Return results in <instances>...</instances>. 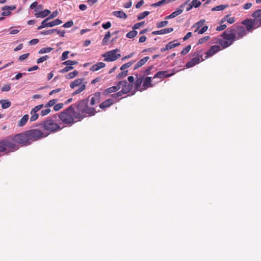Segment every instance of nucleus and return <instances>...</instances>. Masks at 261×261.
Segmentation results:
<instances>
[{
	"instance_id": "nucleus-22",
	"label": "nucleus",
	"mask_w": 261,
	"mask_h": 261,
	"mask_svg": "<svg viewBox=\"0 0 261 261\" xmlns=\"http://www.w3.org/2000/svg\"><path fill=\"white\" fill-rule=\"evenodd\" d=\"M235 21L236 19L234 17H230V15H227L222 19L221 22L223 23L226 21L229 24H232Z\"/></svg>"
},
{
	"instance_id": "nucleus-56",
	"label": "nucleus",
	"mask_w": 261,
	"mask_h": 261,
	"mask_svg": "<svg viewBox=\"0 0 261 261\" xmlns=\"http://www.w3.org/2000/svg\"><path fill=\"white\" fill-rule=\"evenodd\" d=\"M29 55H30L29 53H27V54H24L22 55H21L20 56H19V57L18 58V60L20 61L24 60L25 59H26L27 58H28V57L29 56Z\"/></svg>"
},
{
	"instance_id": "nucleus-46",
	"label": "nucleus",
	"mask_w": 261,
	"mask_h": 261,
	"mask_svg": "<svg viewBox=\"0 0 261 261\" xmlns=\"http://www.w3.org/2000/svg\"><path fill=\"white\" fill-rule=\"evenodd\" d=\"M168 23V21L167 20L162 21L157 23L156 27L158 28H162L166 26Z\"/></svg>"
},
{
	"instance_id": "nucleus-39",
	"label": "nucleus",
	"mask_w": 261,
	"mask_h": 261,
	"mask_svg": "<svg viewBox=\"0 0 261 261\" xmlns=\"http://www.w3.org/2000/svg\"><path fill=\"white\" fill-rule=\"evenodd\" d=\"M137 31L134 30L127 33L126 36L128 38H133L137 36Z\"/></svg>"
},
{
	"instance_id": "nucleus-2",
	"label": "nucleus",
	"mask_w": 261,
	"mask_h": 261,
	"mask_svg": "<svg viewBox=\"0 0 261 261\" xmlns=\"http://www.w3.org/2000/svg\"><path fill=\"white\" fill-rule=\"evenodd\" d=\"M47 136L44 135L41 130L34 128L17 134L12 137H10V140L21 146H27Z\"/></svg>"
},
{
	"instance_id": "nucleus-9",
	"label": "nucleus",
	"mask_w": 261,
	"mask_h": 261,
	"mask_svg": "<svg viewBox=\"0 0 261 261\" xmlns=\"http://www.w3.org/2000/svg\"><path fill=\"white\" fill-rule=\"evenodd\" d=\"M86 82H84L83 78L77 79L72 82L70 84L71 88L74 89L76 87H79V88L72 93V95H76L84 91L86 88Z\"/></svg>"
},
{
	"instance_id": "nucleus-4",
	"label": "nucleus",
	"mask_w": 261,
	"mask_h": 261,
	"mask_svg": "<svg viewBox=\"0 0 261 261\" xmlns=\"http://www.w3.org/2000/svg\"><path fill=\"white\" fill-rule=\"evenodd\" d=\"M76 114L74 105H71L62 112L59 113L58 116L63 123L68 126H71L76 122L74 119L77 120Z\"/></svg>"
},
{
	"instance_id": "nucleus-42",
	"label": "nucleus",
	"mask_w": 261,
	"mask_h": 261,
	"mask_svg": "<svg viewBox=\"0 0 261 261\" xmlns=\"http://www.w3.org/2000/svg\"><path fill=\"white\" fill-rule=\"evenodd\" d=\"M191 48V45H187L180 53L182 56L186 55L188 54Z\"/></svg>"
},
{
	"instance_id": "nucleus-29",
	"label": "nucleus",
	"mask_w": 261,
	"mask_h": 261,
	"mask_svg": "<svg viewBox=\"0 0 261 261\" xmlns=\"http://www.w3.org/2000/svg\"><path fill=\"white\" fill-rule=\"evenodd\" d=\"M48 20L49 19L47 18L44 19L41 23V25L37 28V29L41 30L44 28L49 27V22H48Z\"/></svg>"
},
{
	"instance_id": "nucleus-12",
	"label": "nucleus",
	"mask_w": 261,
	"mask_h": 261,
	"mask_svg": "<svg viewBox=\"0 0 261 261\" xmlns=\"http://www.w3.org/2000/svg\"><path fill=\"white\" fill-rule=\"evenodd\" d=\"M118 83L120 88H122L121 92L123 94L128 93L132 89V84L130 85L128 84L126 81H122L119 82Z\"/></svg>"
},
{
	"instance_id": "nucleus-62",
	"label": "nucleus",
	"mask_w": 261,
	"mask_h": 261,
	"mask_svg": "<svg viewBox=\"0 0 261 261\" xmlns=\"http://www.w3.org/2000/svg\"><path fill=\"white\" fill-rule=\"evenodd\" d=\"M102 27L104 29H108L111 27V23L110 21H108L106 23H103Z\"/></svg>"
},
{
	"instance_id": "nucleus-27",
	"label": "nucleus",
	"mask_w": 261,
	"mask_h": 261,
	"mask_svg": "<svg viewBox=\"0 0 261 261\" xmlns=\"http://www.w3.org/2000/svg\"><path fill=\"white\" fill-rule=\"evenodd\" d=\"M43 108V104H41L35 107L31 111L30 114L31 116L32 115H37V112L40 111L42 108Z\"/></svg>"
},
{
	"instance_id": "nucleus-18",
	"label": "nucleus",
	"mask_w": 261,
	"mask_h": 261,
	"mask_svg": "<svg viewBox=\"0 0 261 261\" xmlns=\"http://www.w3.org/2000/svg\"><path fill=\"white\" fill-rule=\"evenodd\" d=\"M173 31L172 28H165L160 31H154L152 34L154 35H162L172 32Z\"/></svg>"
},
{
	"instance_id": "nucleus-50",
	"label": "nucleus",
	"mask_w": 261,
	"mask_h": 261,
	"mask_svg": "<svg viewBox=\"0 0 261 261\" xmlns=\"http://www.w3.org/2000/svg\"><path fill=\"white\" fill-rule=\"evenodd\" d=\"M133 63L132 62L126 63L123 64L122 66H121L120 69L121 70H124V69L129 67L133 64Z\"/></svg>"
},
{
	"instance_id": "nucleus-63",
	"label": "nucleus",
	"mask_w": 261,
	"mask_h": 261,
	"mask_svg": "<svg viewBox=\"0 0 261 261\" xmlns=\"http://www.w3.org/2000/svg\"><path fill=\"white\" fill-rule=\"evenodd\" d=\"M226 28V25L222 24L219 27H217L216 28V30L218 31H221L225 30Z\"/></svg>"
},
{
	"instance_id": "nucleus-10",
	"label": "nucleus",
	"mask_w": 261,
	"mask_h": 261,
	"mask_svg": "<svg viewBox=\"0 0 261 261\" xmlns=\"http://www.w3.org/2000/svg\"><path fill=\"white\" fill-rule=\"evenodd\" d=\"M120 50L119 49H113L107 51L102 55V57H104L103 61L105 62H114L121 57V55L119 53Z\"/></svg>"
},
{
	"instance_id": "nucleus-59",
	"label": "nucleus",
	"mask_w": 261,
	"mask_h": 261,
	"mask_svg": "<svg viewBox=\"0 0 261 261\" xmlns=\"http://www.w3.org/2000/svg\"><path fill=\"white\" fill-rule=\"evenodd\" d=\"M146 16H147V11H144L138 15V19L141 20L145 18Z\"/></svg>"
},
{
	"instance_id": "nucleus-1",
	"label": "nucleus",
	"mask_w": 261,
	"mask_h": 261,
	"mask_svg": "<svg viewBox=\"0 0 261 261\" xmlns=\"http://www.w3.org/2000/svg\"><path fill=\"white\" fill-rule=\"evenodd\" d=\"M246 35L247 32L244 27L232 25L223 32L221 35L222 38L219 39L218 42L223 48H226Z\"/></svg>"
},
{
	"instance_id": "nucleus-6",
	"label": "nucleus",
	"mask_w": 261,
	"mask_h": 261,
	"mask_svg": "<svg viewBox=\"0 0 261 261\" xmlns=\"http://www.w3.org/2000/svg\"><path fill=\"white\" fill-rule=\"evenodd\" d=\"M19 147L10 140V136L0 140V152L6 153L18 150Z\"/></svg>"
},
{
	"instance_id": "nucleus-14",
	"label": "nucleus",
	"mask_w": 261,
	"mask_h": 261,
	"mask_svg": "<svg viewBox=\"0 0 261 261\" xmlns=\"http://www.w3.org/2000/svg\"><path fill=\"white\" fill-rule=\"evenodd\" d=\"M220 50L221 47L219 45H214L212 46L206 53L205 58H208L212 57Z\"/></svg>"
},
{
	"instance_id": "nucleus-5",
	"label": "nucleus",
	"mask_w": 261,
	"mask_h": 261,
	"mask_svg": "<svg viewBox=\"0 0 261 261\" xmlns=\"http://www.w3.org/2000/svg\"><path fill=\"white\" fill-rule=\"evenodd\" d=\"M251 16L253 19L247 18L241 22L245 27L247 33L251 32L253 29L261 27V9L255 11Z\"/></svg>"
},
{
	"instance_id": "nucleus-57",
	"label": "nucleus",
	"mask_w": 261,
	"mask_h": 261,
	"mask_svg": "<svg viewBox=\"0 0 261 261\" xmlns=\"http://www.w3.org/2000/svg\"><path fill=\"white\" fill-rule=\"evenodd\" d=\"M145 23V21H142L139 23H136L133 27V29L136 30L139 29L141 26Z\"/></svg>"
},
{
	"instance_id": "nucleus-40",
	"label": "nucleus",
	"mask_w": 261,
	"mask_h": 261,
	"mask_svg": "<svg viewBox=\"0 0 261 261\" xmlns=\"http://www.w3.org/2000/svg\"><path fill=\"white\" fill-rule=\"evenodd\" d=\"M53 50V48L48 47H43L40 49L39 51V54H42L44 53H49Z\"/></svg>"
},
{
	"instance_id": "nucleus-54",
	"label": "nucleus",
	"mask_w": 261,
	"mask_h": 261,
	"mask_svg": "<svg viewBox=\"0 0 261 261\" xmlns=\"http://www.w3.org/2000/svg\"><path fill=\"white\" fill-rule=\"evenodd\" d=\"M73 69L72 66H66L60 71L61 73H65Z\"/></svg>"
},
{
	"instance_id": "nucleus-60",
	"label": "nucleus",
	"mask_w": 261,
	"mask_h": 261,
	"mask_svg": "<svg viewBox=\"0 0 261 261\" xmlns=\"http://www.w3.org/2000/svg\"><path fill=\"white\" fill-rule=\"evenodd\" d=\"M11 89V86L10 84L5 85L2 88V91H9Z\"/></svg>"
},
{
	"instance_id": "nucleus-32",
	"label": "nucleus",
	"mask_w": 261,
	"mask_h": 261,
	"mask_svg": "<svg viewBox=\"0 0 261 261\" xmlns=\"http://www.w3.org/2000/svg\"><path fill=\"white\" fill-rule=\"evenodd\" d=\"M111 37V33L109 31L105 35V37L103 38V39H102V44L103 45H106L108 43V42L110 39Z\"/></svg>"
},
{
	"instance_id": "nucleus-31",
	"label": "nucleus",
	"mask_w": 261,
	"mask_h": 261,
	"mask_svg": "<svg viewBox=\"0 0 261 261\" xmlns=\"http://www.w3.org/2000/svg\"><path fill=\"white\" fill-rule=\"evenodd\" d=\"M171 0H161L157 3H153L150 5L152 7H159L163 4H167L168 2H170Z\"/></svg>"
},
{
	"instance_id": "nucleus-44",
	"label": "nucleus",
	"mask_w": 261,
	"mask_h": 261,
	"mask_svg": "<svg viewBox=\"0 0 261 261\" xmlns=\"http://www.w3.org/2000/svg\"><path fill=\"white\" fill-rule=\"evenodd\" d=\"M57 31V29H51V30H49L47 31L40 32V34L41 35H46L52 34V33L55 32V31Z\"/></svg>"
},
{
	"instance_id": "nucleus-37",
	"label": "nucleus",
	"mask_w": 261,
	"mask_h": 261,
	"mask_svg": "<svg viewBox=\"0 0 261 261\" xmlns=\"http://www.w3.org/2000/svg\"><path fill=\"white\" fill-rule=\"evenodd\" d=\"M77 63L78 62L76 61L67 60L64 62L62 64L67 66H72V65H76Z\"/></svg>"
},
{
	"instance_id": "nucleus-26",
	"label": "nucleus",
	"mask_w": 261,
	"mask_h": 261,
	"mask_svg": "<svg viewBox=\"0 0 261 261\" xmlns=\"http://www.w3.org/2000/svg\"><path fill=\"white\" fill-rule=\"evenodd\" d=\"M0 103L2 105V108L4 109L10 107L11 105V102L7 99H2L0 100Z\"/></svg>"
},
{
	"instance_id": "nucleus-28",
	"label": "nucleus",
	"mask_w": 261,
	"mask_h": 261,
	"mask_svg": "<svg viewBox=\"0 0 261 261\" xmlns=\"http://www.w3.org/2000/svg\"><path fill=\"white\" fill-rule=\"evenodd\" d=\"M147 62V57H144L143 59L140 60L135 65L134 69H137L138 68L141 67L142 65L145 64Z\"/></svg>"
},
{
	"instance_id": "nucleus-23",
	"label": "nucleus",
	"mask_w": 261,
	"mask_h": 261,
	"mask_svg": "<svg viewBox=\"0 0 261 261\" xmlns=\"http://www.w3.org/2000/svg\"><path fill=\"white\" fill-rule=\"evenodd\" d=\"M182 12H183V10L182 9H179L172 12L169 15L166 16L165 17V19H171V18H173L177 16L178 15H180V14H181L182 13Z\"/></svg>"
},
{
	"instance_id": "nucleus-33",
	"label": "nucleus",
	"mask_w": 261,
	"mask_h": 261,
	"mask_svg": "<svg viewBox=\"0 0 261 261\" xmlns=\"http://www.w3.org/2000/svg\"><path fill=\"white\" fill-rule=\"evenodd\" d=\"M190 1V0H187L184 4H182L180 6L181 9L184 8L186 6H187V7L186 8V11H190L193 8V6L191 4H188Z\"/></svg>"
},
{
	"instance_id": "nucleus-53",
	"label": "nucleus",
	"mask_w": 261,
	"mask_h": 261,
	"mask_svg": "<svg viewBox=\"0 0 261 261\" xmlns=\"http://www.w3.org/2000/svg\"><path fill=\"white\" fill-rule=\"evenodd\" d=\"M74 23L73 21L70 20L65 23L63 27L65 28H70L73 25Z\"/></svg>"
},
{
	"instance_id": "nucleus-8",
	"label": "nucleus",
	"mask_w": 261,
	"mask_h": 261,
	"mask_svg": "<svg viewBox=\"0 0 261 261\" xmlns=\"http://www.w3.org/2000/svg\"><path fill=\"white\" fill-rule=\"evenodd\" d=\"M147 69L143 74H136V80L135 82V87L137 90L142 91L147 88Z\"/></svg>"
},
{
	"instance_id": "nucleus-30",
	"label": "nucleus",
	"mask_w": 261,
	"mask_h": 261,
	"mask_svg": "<svg viewBox=\"0 0 261 261\" xmlns=\"http://www.w3.org/2000/svg\"><path fill=\"white\" fill-rule=\"evenodd\" d=\"M174 42L175 41H171L166 44V49L169 50L180 45V43H174Z\"/></svg>"
},
{
	"instance_id": "nucleus-51",
	"label": "nucleus",
	"mask_w": 261,
	"mask_h": 261,
	"mask_svg": "<svg viewBox=\"0 0 261 261\" xmlns=\"http://www.w3.org/2000/svg\"><path fill=\"white\" fill-rule=\"evenodd\" d=\"M50 112V109L47 108L41 111L40 115L42 116L48 115Z\"/></svg>"
},
{
	"instance_id": "nucleus-7",
	"label": "nucleus",
	"mask_w": 261,
	"mask_h": 261,
	"mask_svg": "<svg viewBox=\"0 0 261 261\" xmlns=\"http://www.w3.org/2000/svg\"><path fill=\"white\" fill-rule=\"evenodd\" d=\"M41 126L43 129L47 132L48 134L56 133L62 129V127L58 123L49 118L42 122Z\"/></svg>"
},
{
	"instance_id": "nucleus-16",
	"label": "nucleus",
	"mask_w": 261,
	"mask_h": 261,
	"mask_svg": "<svg viewBox=\"0 0 261 261\" xmlns=\"http://www.w3.org/2000/svg\"><path fill=\"white\" fill-rule=\"evenodd\" d=\"M114 103V101L112 99H108L99 105V108L101 109H105L107 108L110 107Z\"/></svg>"
},
{
	"instance_id": "nucleus-48",
	"label": "nucleus",
	"mask_w": 261,
	"mask_h": 261,
	"mask_svg": "<svg viewBox=\"0 0 261 261\" xmlns=\"http://www.w3.org/2000/svg\"><path fill=\"white\" fill-rule=\"evenodd\" d=\"M127 72L128 70H122V71H121L118 74L117 77L120 79L123 77H125L127 75Z\"/></svg>"
},
{
	"instance_id": "nucleus-43",
	"label": "nucleus",
	"mask_w": 261,
	"mask_h": 261,
	"mask_svg": "<svg viewBox=\"0 0 261 261\" xmlns=\"http://www.w3.org/2000/svg\"><path fill=\"white\" fill-rule=\"evenodd\" d=\"M48 58H49V57L47 55L42 56L37 59V63L39 64V63H42L44 61L47 60Z\"/></svg>"
},
{
	"instance_id": "nucleus-45",
	"label": "nucleus",
	"mask_w": 261,
	"mask_h": 261,
	"mask_svg": "<svg viewBox=\"0 0 261 261\" xmlns=\"http://www.w3.org/2000/svg\"><path fill=\"white\" fill-rule=\"evenodd\" d=\"M64 106V105L63 103H59L57 105L55 104V105L54 106V110L55 111H58L61 109L63 108Z\"/></svg>"
},
{
	"instance_id": "nucleus-34",
	"label": "nucleus",
	"mask_w": 261,
	"mask_h": 261,
	"mask_svg": "<svg viewBox=\"0 0 261 261\" xmlns=\"http://www.w3.org/2000/svg\"><path fill=\"white\" fill-rule=\"evenodd\" d=\"M228 7V5H221L217 6L216 7H214L212 9V11H221V10H224V9H225L226 8H227Z\"/></svg>"
},
{
	"instance_id": "nucleus-64",
	"label": "nucleus",
	"mask_w": 261,
	"mask_h": 261,
	"mask_svg": "<svg viewBox=\"0 0 261 261\" xmlns=\"http://www.w3.org/2000/svg\"><path fill=\"white\" fill-rule=\"evenodd\" d=\"M252 3H248L243 6V9L245 10L249 9L252 7Z\"/></svg>"
},
{
	"instance_id": "nucleus-52",
	"label": "nucleus",
	"mask_w": 261,
	"mask_h": 261,
	"mask_svg": "<svg viewBox=\"0 0 261 261\" xmlns=\"http://www.w3.org/2000/svg\"><path fill=\"white\" fill-rule=\"evenodd\" d=\"M209 36H204L198 40V44H202L204 42H206V41L210 39Z\"/></svg>"
},
{
	"instance_id": "nucleus-11",
	"label": "nucleus",
	"mask_w": 261,
	"mask_h": 261,
	"mask_svg": "<svg viewBox=\"0 0 261 261\" xmlns=\"http://www.w3.org/2000/svg\"><path fill=\"white\" fill-rule=\"evenodd\" d=\"M194 56L196 57L192 58L186 64V68H189L194 66L200 62V59L201 61L204 60V59H202V55L201 54V52H195L194 54Z\"/></svg>"
},
{
	"instance_id": "nucleus-21",
	"label": "nucleus",
	"mask_w": 261,
	"mask_h": 261,
	"mask_svg": "<svg viewBox=\"0 0 261 261\" xmlns=\"http://www.w3.org/2000/svg\"><path fill=\"white\" fill-rule=\"evenodd\" d=\"M120 89V86L119 85V83H118L117 86H112L111 87H110L108 89H107L105 92L104 94L107 95L108 94L111 93L113 92H115L117 91L118 90Z\"/></svg>"
},
{
	"instance_id": "nucleus-17",
	"label": "nucleus",
	"mask_w": 261,
	"mask_h": 261,
	"mask_svg": "<svg viewBox=\"0 0 261 261\" xmlns=\"http://www.w3.org/2000/svg\"><path fill=\"white\" fill-rule=\"evenodd\" d=\"M106 66V64L103 62H98L96 64L93 65L91 68H90V71L94 72L102 68H104Z\"/></svg>"
},
{
	"instance_id": "nucleus-36",
	"label": "nucleus",
	"mask_w": 261,
	"mask_h": 261,
	"mask_svg": "<svg viewBox=\"0 0 261 261\" xmlns=\"http://www.w3.org/2000/svg\"><path fill=\"white\" fill-rule=\"evenodd\" d=\"M78 73L79 72L77 70H74L67 74L66 75V77L67 79H71L75 77L78 74Z\"/></svg>"
},
{
	"instance_id": "nucleus-58",
	"label": "nucleus",
	"mask_w": 261,
	"mask_h": 261,
	"mask_svg": "<svg viewBox=\"0 0 261 261\" xmlns=\"http://www.w3.org/2000/svg\"><path fill=\"white\" fill-rule=\"evenodd\" d=\"M122 93H121V91H120L119 92L116 93H115V94H113L111 95V97L113 98H118L120 96H121L122 95Z\"/></svg>"
},
{
	"instance_id": "nucleus-20",
	"label": "nucleus",
	"mask_w": 261,
	"mask_h": 261,
	"mask_svg": "<svg viewBox=\"0 0 261 261\" xmlns=\"http://www.w3.org/2000/svg\"><path fill=\"white\" fill-rule=\"evenodd\" d=\"M50 13V11L48 10H44L41 11H40L38 13H36L35 14V16L37 18H44L46 16H47Z\"/></svg>"
},
{
	"instance_id": "nucleus-38",
	"label": "nucleus",
	"mask_w": 261,
	"mask_h": 261,
	"mask_svg": "<svg viewBox=\"0 0 261 261\" xmlns=\"http://www.w3.org/2000/svg\"><path fill=\"white\" fill-rule=\"evenodd\" d=\"M58 99H53L50 100H49L45 106L43 105V107L44 108H48L50 107L53 106H55L56 102H57Z\"/></svg>"
},
{
	"instance_id": "nucleus-3",
	"label": "nucleus",
	"mask_w": 261,
	"mask_h": 261,
	"mask_svg": "<svg viewBox=\"0 0 261 261\" xmlns=\"http://www.w3.org/2000/svg\"><path fill=\"white\" fill-rule=\"evenodd\" d=\"M88 104V98H85L77 102L74 105L76 108L77 121H81L86 117L94 116L97 113L95 109L89 106Z\"/></svg>"
},
{
	"instance_id": "nucleus-13",
	"label": "nucleus",
	"mask_w": 261,
	"mask_h": 261,
	"mask_svg": "<svg viewBox=\"0 0 261 261\" xmlns=\"http://www.w3.org/2000/svg\"><path fill=\"white\" fill-rule=\"evenodd\" d=\"M168 71H158L154 76L153 77V79H154L155 78H165L171 76L172 75H174L175 74V72L174 70L172 71L171 73H169Z\"/></svg>"
},
{
	"instance_id": "nucleus-49",
	"label": "nucleus",
	"mask_w": 261,
	"mask_h": 261,
	"mask_svg": "<svg viewBox=\"0 0 261 261\" xmlns=\"http://www.w3.org/2000/svg\"><path fill=\"white\" fill-rule=\"evenodd\" d=\"M69 53L70 52L69 51H65L63 52L62 55V56L61 57V60L65 61V60H66L68 58V56Z\"/></svg>"
},
{
	"instance_id": "nucleus-19",
	"label": "nucleus",
	"mask_w": 261,
	"mask_h": 261,
	"mask_svg": "<svg viewBox=\"0 0 261 261\" xmlns=\"http://www.w3.org/2000/svg\"><path fill=\"white\" fill-rule=\"evenodd\" d=\"M29 118V116L28 114L24 115L18 121L17 126L22 127L24 126L28 122Z\"/></svg>"
},
{
	"instance_id": "nucleus-35",
	"label": "nucleus",
	"mask_w": 261,
	"mask_h": 261,
	"mask_svg": "<svg viewBox=\"0 0 261 261\" xmlns=\"http://www.w3.org/2000/svg\"><path fill=\"white\" fill-rule=\"evenodd\" d=\"M62 23V21L60 19H56L54 21L49 22V27H53L57 25H59Z\"/></svg>"
},
{
	"instance_id": "nucleus-25",
	"label": "nucleus",
	"mask_w": 261,
	"mask_h": 261,
	"mask_svg": "<svg viewBox=\"0 0 261 261\" xmlns=\"http://www.w3.org/2000/svg\"><path fill=\"white\" fill-rule=\"evenodd\" d=\"M205 22V20L204 19H201L200 20L195 23L193 26V28H196L194 32H197L200 29V28L202 27Z\"/></svg>"
},
{
	"instance_id": "nucleus-61",
	"label": "nucleus",
	"mask_w": 261,
	"mask_h": 261,
	"mask_svg": "<svg viewBox=\"0 0 261 261\" xmlns=\"http://www.w3.org/2000/svg\"><path fill=\"white\" fill-rule=\"evenodd\" d=\"M58 14V12L57 11H54L51 14H50L48 17H47L49 20L54 18L56 17Z\"/></svg>"
},
{
	"instance_id": "nucleus-55",
	"label": "nucleus",
	"mask_w": 261,
	"mask_h": 261,
	"mask_svg": "<svg viewBox=\"0 0 261 261\" xmlns=\"http://www.w3.org/2000/svg\"><path fill=\"white\" fill-rule=\"evenodd\" d=\"M207 29L208 27L207 25H204L201 29H200L197 32H198L199 34H202L205 32Z\"/></svg>"
},
{
	"instance_id": "nucleus-24",
	"label": "nucleus",
	"mask_w": 261,
	"mask_h": 261,
	"mask_svg": "<svg viewBox=\"0 0 261 261\" xmlns=\"http://www.w3.org/2000/svg\"><path fill=\"white\" fill-rule=\"evenodd\" d=\"M114 16L120 18L125 19L127 18V15L123 11H116L113 12Z\"/></svg>"
},
{
	"instance_id": "nucleus-15",
	"label": "nucleus",
	"mask_w": 261,
	"mask_h": 261,
	"mask_svg": "<svg viewBox=\"0 0 261 261\" xmlns=\"http://www.w3.org/2000/svg\"><path fill=\"white\" fill-rule=\"evenodd\" d=\"M101 93L100 92H95L92 95L91 97L90 105L92 106L94 105L99 103L100 101Z\"/></svg>"
},
{
	"instance_id": "nucleus-47",
	"label": "nucleus",
	"mask_w": 261,
	"mask_h": 261,
	"mask_svg": "<svg viewBox=\"0 0 261 261\" xmlns=\"http://www.w3.org/2000/svg\"><path fill=\"white\" fill-rule=\"evenodd\" d=\"M191 4L192 5L193 7L198 8L201 5V2H200L198 0H193L191 3Z\"/></svg>"
},
{
	"instance_id": "nucleus-41",
	"label": "nucleus",
	"mask_w": 261,
	"mask_h": 261,
	"mask_svg": "<svg viewBox=\"0 0 261 261\" xmlns=\"http://www.w3.org/2000/svg\"><path fill=\"white\" fill-rule=\"evenodd\" d=\"M3 12L2 13V15L3 16H9L11 14V11L10 10L7 8V6H5L2 8Z\"/></svg>"
}]
</instances>
